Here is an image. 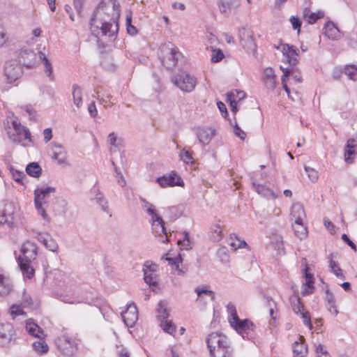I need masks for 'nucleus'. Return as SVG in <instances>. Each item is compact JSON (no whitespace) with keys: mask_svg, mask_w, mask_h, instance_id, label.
<instances>
[{"mask_svg":"<svg viewBox=\"0 0 357 357\" xmlns=\"http://www.w3.org/2000/svg\"><path fill=\"white\" fill-rule=\"evenodd\" d=\"M120 15V6L116 0H102L90 20L91 32L96 36L101 33L109 38L116 37Z\"/></svg>","mask_w":357,"mask_h":357,"instance_id":"obj_1","label":"nucleus"},{"mask_svg":"<svg viewBox=\"0 0 357 357\" xmlns=\"http://www.w3.org/2000/svg\"><path fill=\"white\" fill-rule=\"evenodd\" d=\"M211 357H233V349L227 336L219 333H211L206 338Z\"/></svg>","mask_w":357,"mask_h":357,"instance_id":"obj_2","label":"nucleus"},{"mask_svg":"<svg viewBox=\"0 0 357 357\" xmlns=\"http://www.w3.org/2000/svg\"><path fill=\"white\" fill-rule=\"evenodd\" d=\"M7 133L9 139L15 144H22L24 146L31 142V136L29 130L22 126L17 120H12Z\"/></svg>","mask_w":357,"mask_h":357,"instance_id":"obj_3","label":"nucleus"},{"mask_svg":"<svg viewBox=\"0 0 357 357\" xmlns=\"http://www.w3.org/2000/svg\"><path fill=\"white\" fill-rule=\"evenodd\" d=\"M160 52L161 62L167 69H172L176 66L181 53L172 43H168L162 45Z\"/></svg>","mask_w":357,"mask_h":357,"instance_id":"obj_4","label":"nucleus"},{"mask_svg":"<svg viewBox=\"0 0 357 357\" xmlns=\"http://www.w3.org/2000/svg\"><path fill=\"white\" fill-rule=\"evenodd\" d=\"M55 188L52 187L40 188L34 191V203L38 213L44 220H47V215L45 212V206L50 198V193H54Z\"/></svg>","mask_w":357,"mask_h":357,"instance_id":"obj_5","label":"nucleus"},{"mask_svg":"<svg viewBox=\"0 0 357 357\" xmlns=\"http://www.w3.org/2000/svg\"><path fill=\"white\" fill-rule=\"evenodd\" d=\"M172 82L182 91L190 93L197 84V78L185 71H180L172 79Z\"/></svg>","mask_w":357,"mask_h":357,"instance_id":"obj_6","label":"nucleus"},{"mask_svg":"<svg viewBox=\"0 0 357 357\" xmlns=\"http://www.w3.org/2000/svg\"><path fill=\"white\" fill-rule=\"evenodd\" d=\"M22 74V67L17 61L12 60L6 63L3 69V75L7 83L11 84L15 82Z\"/></svg>","mask_w":357,"mask_h":357,"instance_id":"obj_7","label":"nucleus"},{"mask_svg":"<svg viewBox=\"0 0 357 357\" xmlns=\"http://www.w3.org/2000/svg\"><path fill=\"white\" fill-rule=\"evenodd\" d=\"M58 349L66 356H72L77 351V343L67 335L59 337L55 340Z\"/></svg>","mask_w":357,"mask_h":357,"instance_id":"obj_8","label":"nucleus"},{"mask_svg":"<svg viewBox=\"0 0 357 357\" xmlns=\"http://www.w3.org/2000/svg\"><path fill=\"white\" fill-rule=\"evenodd\" d=\"M239 37L242 46L249 53L253 55L256 53V44L253 38V33L245 28L239 29Z\"/></svg>","mask_w":357,"mask_h":357,"instance_id":"obj_9","label":"nucleus"},{"mask_svg":"<svg viewBox=\"0 0 357 357\" xmlns=\"http://www.w3.org/2000/svg\"><path fill=\"white\" fill-rule=\"evenodd\" d=\"M158 265L151 261H147L144 264V279L149 285H156Z\"/></svg>","mask_w":357,"mask_h":357,"instance_id":"obj_10","label":"nucleus"},{"mask_svg":"<svg viewBox=\"0 0 357 357\" xmlns=\"http://www.w3.org/2000/svg\"><path fill=\"white\" fill-rule=\"evenodd\" d=\"M21 252L22 255L20 256L19 261L31 262L38 255V246L34 243L26 241L22 245Z\"/></svg>","mask_w":357,"mask_h":357,"instance_id":"obj_11","label":"nucleus"},{"mask_svg":"<svg viewBox=\"0 0 357 357\" xmlns=\"http://www.w3.org/2000/svg\"><path fill=\"white\" fill-rule=\"evenodd\" d=\"M156 181L162 188H166L169 186H183L184 182L181 176H179L175 172H172L167 176H162L158 177Z\"/></svg>","mask_w":357,"mask_h":357,"instance_id":"obj_12","label":"nucleus"},{"mask_svg":"<svg viewBox=\"0 0 357 357\" xmlns=\"http://www.w3.org/2000/svg\"><path fill=\"white\" fill-rule=\"evenodd\" d=\"M230 324L243 338L249 339L251 337L250 333L253 331V324L250 320L239 319L238 321Z\"/></svg>","mask_w":357,"mask_h":357,"instance_id":"obj_13","label":"nucleus"},{"mask_svg":"<svg viewBox=\"0 0 357 357\" xmlns=\"http://www.w3.org/2000/svg\"><path fill=\"white\" fill-rule=\"evenodd\" d=\"M291 307L296 314L301 315L303 324L307 326L310 330L312 329L310 313L304 310V307L301 304L300 298H294L291 301Z\"/></svg>","mask_w":357,"mask_h":357,"instance_id":"obj_14","label":"nucleus"},{"mask_svg":"<svg viewBox=\"0 0 357 357\" xmlns=\"http://www.w3.org/2000/svg\"><path fill=\"white\" fill-rule=\"evenodd\" d=\"M122 319L128 327H132L138 319L137 308L134 303L130 304L121 313Z\"/></svg>","mask_w":357,"mask_h":357,"instance_id":"obj_15","label":"nucleus"},{"mask_svg":"<svg viewBox=\"0 0 357 357\" xmlns=\"http://www.w3.org/2000/svg\"><path fill=\"white\" fill-rule=\"evenodd\" d=\"M13 335L14 330L10 324L0 322V345L3 347L8 345Z\"/></svg>","mask_w":357,"mask_h":357,"instance_id":"obj_16","label":"nucleus"},{"mask_svg":"<svg viewBox=\"0 0 357 357\" xmlns=\"http://www.w3.org/2000/svg\"><path fill=\"white\" fill-rule=\"evenodd\" d=\"M282 52L287 61L291 66H295L298 61V50L294 45L281 44Z\"/></svg>","mask_w":357,"mask_h":357,"instance_id":"obj_17","label":"nucleus"},{"mask_svg":"<svg viewBox=\"0 0 357 357\" xmlns=\"http://www.w3.org/2000/svg\"><path fill=\"white\" fill-rule=\"evenodd\" d=\"M215 134V129L210 127L199 128L196 131L197 137L202 146L208 145Z\"/></svg>","mask_w":357,"mask_h":357,"instance_id":"obj_18","label":"nucleus"},{"mask_svg":"<svg viewBox=\"0 0 357 357\" xmlns=\"http://www.w3.org/2000/svg\"><path fill=\"white\" fill-rule=\"evenodd\" d=\"M302 264L305 265L304 271V275L305 278V282L304 283L305 287L303 289L301 294L303 296H306L312 293L314 289V278L313 275L309 273V268L307 265L306 259H302Z\"/></svg>","mask_w":357,"mask_h":357,"instance_id":"obj_19","label":"nucleus"},{"mask_svg":"<svg viewBox=\"0 0 357 357\" xmlns=\"http://www.w3.org/2000/svg\"><path fill=\"white\" fill-rule=\"evenodd\" d=\"M140 200L142 202L143 210L145 211L146 213L151 217V224L158 222H162L163 220L157 213L155 206L147 202L145 199L141 198Z\"/></svg>","mask_w":357,"mask_h":357,"instance_id":"obj_20","label":"nucleus"},{"mask_svg":"<svg viewBox=\"0 0 357 357\" xmlns=\"http://www.w3.org/2000/svg\"><path fill=\"white\" fill-rule=\"evenodd\" d=\"M290 218L294 222L303 221L306 218L303 206L300 203L294 204L291 208Z\"/></svg>","mask_w":357,"mask_h":357,"instance_id":"obj_21","label":"nucleus"},{"mask_svg":"<svg viewBox=\"0 0 357 357\" xmlns=\"http://www.w3.org/2000/svg\"><path fill=\"white\" fill-rule=\"evenodd\" d=\"M263 82L268 89L273 90L276 85V76L271 68H266L263 74Z\"/></svg>","mask_w":357,"mask_h":357,"instance_id":"obj_22","label":"nucleus"},{"mask_svg":"<svg viewBox=\"0 0 357 357\" xmlns=\"http://www.w3.org/2000/svg\"><path fill=\"white\" fill-rule=\"evenodd\" d=\"M324 35L331 40H338L341 38V33L338 28L331 22H328L324 26Z\"/></svg>","mask_w":357,"mask_h":357,"instance_id":"obj_23","label":"nucleus"},{"mask_svg":"<svg viewBox=\"0 0 357 357\" xmlns=\"http://www.w3.org/2000/svg\"><path fill=\"white\" fill-rule=\"evenodd\" d=\"M39 59L41 61L44 66V71L47 75V77L49 78L50 81H54L55 79L54 73H53V66L51 63V61L49 60V59L46 56V55L42 52H39L38 53Z\"/></svg>","mask_w":357,"mask_h":357,"instance_id":"obj_24","label":"nucleus"},{"mask_svg":"<svg viewBox=\"0 0 357 357\" xmlns=\"http://www.w3.org/2000/svg\"><path fill=\"white\" fill-rule=\"evenodd\" d=\"M304 337L301 336L299 341H296L293 345V357H305L307 354V346L303 343Z\"/></svg>","mask_w":357,"mask_h":357,"instance_id":"obj_25","label":"nucleus"},{"mask_svg":"<svg viewBox=\"0 0 357 357\" xmlns=\"http://www.w3.org/2000/svg\"><path fill=\"white\" fill-rule=\"evenodd\" d=\"M26 328L27 332L34 337L43 338L45 336L43 330L31 319L27 320Z\"/></svg>","mask_w":357,"mask_h":357,"instance_id":"obj_26","label":"nucleus"},{"mask_svg":"<svg viewBox=\"0 0 357 357\" xmlns=\"http://www.w3.org/2000/svg\"><path fill=\"white\" fill-rule=\"evenodd\" d=\"M53 158L56 160L59 164H63L66 160V151L57 143H52Z\"/></svg>","mask_w":357,"mask_h":357,"instance_id":"obj_27","label":"nucleus"},{"mask_svg":"<svg viewBox=\"0 0 357 357\" xmlns=\"http://www.w3.org/2000/svg\"><path fill=\"white\" fill-rule=\"evenodd\" d=\"M357 151V147L355 144V140L350 139L347 141L346 150L344 153V160L347 163H352L354 162L353 155H355Z\"/></svg>","mask_w":357,"mask_h":357,"instance_id":"obj_28","label":"nucleus"},{"mask_svg":"<svg viewBox=\"0 0 357 357\" xmlns=\"http://www.w3.org/2000/svg\"><path fill=\"white\" fill-rule=\"evenodd\" d=\"M35 56V53L32 50H21L19 53L20 61L22 62L24 65L31 66L33 64Z\"/></svg>","mask_w":357,"mask_h":357,"instance_id":"obj_29","label":"nucleus"},{"mask_svg":"<svg viewBox=\"0 0 357 357\" xmlns=\"http://www.w3.org/2000/svg\"><path fill=\"white\" fill-rule=\"evenodd\" d=\"M252 185H253L255 190L259 195H261V196H263L264 197L270 198V199H275L278 197V195H276L273 190H271L270 188L266 187L265 185H261V184H257L255 182L252 183Z\"/></svg>","mask_w":357,"mask_h":357,"instance_id":"obj_30","label":"nucleus"},{"mask_svg":"<svg viewBox=\"0 0 357 357\" xmlns=\"http://www.w3.org/2000/svg\"><path fill=\"white\" fill-rule=\"evenodd\" d=\"M292 229L295 235L300 239H303L307 236V227L303 224V221H296L292 225Z\"/></svg>","mask_w":357,"mask_h":357,"instance_id":"obj_31","label":"nucleus"},{"mask_svg":"<svg viewBox=\"0 0 357 357\" xmlns=\"http://www.w3.org/2000/svg\"><path fill=\"white\" fill-rule=\"evenodd\" d=\"M324 16V13L318 12L317 13H312L310 8H305L303 11V17L309 24H314L318 19Z\"/></svg>","mask_w":357,"mask_h":357,"instance_id":"obj_32","label":"nucleus"},{"mask_svg":"<svg viewBox=\"0 0 357 357\" xmlns=\"http://www.w3.org/2000/svg\"><path fill=\"white\" fill-rule=\"evenodd\" d=\"M211 239L214 242L220 241L222 238V230L220 225L218 223L211 226Z\"/></svg>","mask_w":357,"mask_h":357,"instance_id":"obj_33","label":"nucleus"},{"mask_svg":"<svg viewBox=\"0 0 357 357\" xmlns=\"http://www.w3.org/2000/svg\"><path fill=\"white\" fill-rule=\"evenodd\" d=\"M153 232L155 236L165 237V240H167V235L165 227V222H158L152 223Z\"/></svg>","mask_w":357,"mask_h":357,"instance_id":"obj_34","label":"nucleus"},{"mask_svg":"<svg viewBox=\"0 0 357 357\" xmlns=\"http://www.w3.org/2000/svg\"><path fill=\"white\" fill-rule=\"evenodd\" d=\"M12 284L8 278H5L0 273V294L6 295L9 294L12 289Z\"/></svg>","mask_w":357,"mask_h":357,"instance_id":"obj_35","label":"nucleus"},{"mask_svg":"<svg viewBox=\"0 0 357 357\" xmlns=\"http://www.w3.org/2000/svg\"><path fill=\"white\" fill-rule=\"evenodd\" d=\"M30 261H19V265L22 273L29 279L34 274V269L30 266Z\"/></svg>","mask_w":357,"mask_h":357,"instance_id":"obj_36","label":"nucleus"},{"mask_svg":"<svg viewBox=\"0 0 357 357\" xmlns=\"http://www.w3.org/2000/svg\"><path fill=\"white\" fill-rule=\"evenodd\" d=\"M73 98L74 104L77 108L82 104V93L81 88L77 84L73 86Z\"/></svg>","mask_w":357,"mask_h":357,"instance_id":"obj_37","label":"nucleus"},{"mask_svg":"<svg viewBox=\"0 0 357 357\" xmlns=\"http://www.w3.org/2000/svg\"><path fill=\"white\" fill-rule=\"evenodd\" d=\"M41 168L36 162H31L26 166V173L33 177L38 178L41 174Z\"/></svg>","mask_w":357,"mask_h":357,"instance_id":"obj_38","label":"nucleus"},{"mask_svg":"<svg viewBox=\"0 0 357 357\" xmlns=\"http://www.w3.org/2000/svg\"><path fill=\"white\" fill-rule=\"evenodd\" d=\"M33 349L40 354H46L49 350L47 344L43 340V338H39V340L33 343Z\"/></svg>","mask_w":357,"mask_h":357,"instance_id":"obj_39","label":"nucleus"},{"mask_svg":"<svg viewBox=\"0 0 357 357\" xmlns=\"http://www.w3.org/2000/svg\"><path fill=\"white\" fill-rule=\"evenodd\" d=\"M178 244L180 246L181 250H189L192 247V243L190 240L189 234L187 231L183 233V239L178 241Z\"/></svg>","mask_w":357,"mask_h":357,"instance_id":"obj_40","label":"nucleus"},{"mask_svg":"<svg viewBox=\"0 0 357 357\" xmlns=\"http://www.w3.org/2000/svg\"><path fill=\"white\" fill-rule=\"evenodd\" d=\"M227 312L229 314V321L230 324L238 321L239 318L237 314L236 307L232 303H229L227 306Z\"/></svg>","mask_w":357,"mask_h":357,"instance_id":"obj_41","label":"nucleus"},{"mask_svg":"<svg viewBox=\"0 0 357 357\" xmlns=\"http://www.w3.org/2000/svg\"><path fill=\"white\" fill-rule=\"evenodd\" d=\"M157 317L160 322L168 319L169 311L162 303H160L158 305Z\"/></svg>","mask_w":357,"mask_h":357,"instance_id":"obj_42","label":"nucleus"},{"mask_svg":"<svg viewBox=\"0 0 357 357\" xmlns=\"http://www.w3.org/2000/svg\"><path fill=\"white\" fill-rule=\"evenodd\" d=\"M179 157L181 160L185 164L192 165L194 163V159L192 155L191 152L189 151L183 149L179 153Z\"/></svg>","mask_w":357,"mask_h":357,"instance_id":"obj_43","label":"nucleus"},{"mask_svg":"<svg viewBox=\"0 0 357 357\" xmlns=\"http://www.w3.org/2000/svg\"><path fill=\"white\" fill-rule=\"evenodd\" d=\"M330 268L331 271L337 277L341 278L342 280H344V275L342 273V271L337 264V263L335 261H333L332 259H330Z\"/></svg>","mask_w":357,"mask_h":357,"instance_id":"obj_44","label":"nucleus"},{"mask_svg":"<svg viewBox=\"0 0 357 357\" xmlns=\"http://www.w3.org/2000/svg\"><path fill=\"white\" fill-rule=\"evenodd\" d=\"M344 73L350 79L357 80V66L349 65L345 67Z\"/></svg>","mask_w":357,"mask_h":357,"instance_id":"obj_45","label":"nucleus"},{"mask_svg":"<svg viewBox=\"0 0 357 357\" xmlns=\"http://www.w3.org/2000/svg\"><path fill=\"white\" fill-rule=\"evenodd\" d=\"M169 253L165 255V257L162 256V259H165L168 261L169 264L174 265L176 266V269H178L179 267V263L182 261V259L181 255H178L177 257H169Z\"/></svg>","mask_w":357,"mask_h":357,"instance_id":"obj_46","label":"nucleus"},{"mask_svg":"<svg viewBox=\"0 0 357 357\" xmlns=\"http://www.w3.org/2000/svg\"><path fill=\"white\" fill-rule=\"evenodd\" d=\"M326 299L328 304V310L333 314L337 315L338 313V311L336 309V307L335 305V300H334L333 296L331 294L328 293V291H327V295H326Z\"/></svg>","mask_w":357,"mask_h":357,"instance_id":"obj_47","label":"nucleus"},{"mask_svg":"<svg viewBox=\"0 0 357 357\" xmlns=\"http://www.w3.org/2000/svg\"><path fill=\"white\" fill-rule=\"evenodd\" d=\"M95 199L96 202L101 206L102 210L108 213L107 201L105 199L104 195L98 192L95 197Z\"/></svg>","mask_w":357,"mask_h":357,"instance_id":"obj_48","label":"nucleus"},{"mask_svg":"<svg viewBox=\"0 0 357 357\" xmlns=\"http://www.w3.org/2000/svg\"><path fill=\"white\" fill-rule=\"evenodd\" d=\"M160 326L162 328V330L165 332L168 333L169 334H173V333L176 330V327L173 324L172 321H169L168 319L164 321H162L160 322Z\"/></svg>","mask_w":357,"mask_h":357,"instance_id":"obj_49","label":"nucleus"},{"mask_svg":"<svg viewBox=\"0 0 357 357\" xmlns=\"http://www.w3.org/2000/svg\"><path fill=\"white\" fill-rule=\"evenodd\" d=\"M1 225H7L9 227H12L14 225L13 217L11 214L3 213L0 218Z\"/></svg>","mask_w":357,"mask_h":357,"instance_id":"obj_50","label":"nucleus"},{"mask_svg":"<svg viewBox=\"0 0 357 357\" xmlns=\"http://www.w3.org/2000/svg\"><path fill=\"white\" fill-rule=\"evenodd\" d=\"M245 97V93L244 91H237L235 90L234 91H231L227 94V98L228 99H234L236 100L238 99V100H241L243 99Z\"/></svg>","mask_w":357,"mask_h":357,"instance_id":"obj_51","label":"nucleus"},{"mask_svg":"<svg viewBox=\"0 0 357 357\" xmlns=\"http://www.w3.org/2000/svg\"><path fill=\"white\" fill-rule=\"evenodd\" d=\"M112 164L114 166V172L116 173V177L117 179V183L121 187H124L126 185V181L122 174V173L119 171V169L115 166L114 162L112 161Z\"/></svg>","mask_w":357,"mask_h":357,"instance_id":"obj_52","label":"nucleus"},{"mask_svg":"<svg viewBox=\"0 0 357 357\" xmlns=\"http://www.w3.org/2000/svg\"><path fill=\"white\" fill-rule=\"evenodd\" d=\"M305 170L307 173L308 178L312 181L316 182L319 178V173L317 170L309 167H305Z\"/></svg>","mask_w":357,"mask_h":357,"instance_id":"obj_53","label":"nucleus"},{"mask_svg":"<svg viewBox=\"0 0 357 357\" xmlns=\"http://www.w3.org/2000/svg\"><path fill=\"white\" fill-rule=\"evenodd\" d=\"M44 246L52 252H56L58 249V244L51 236Z\"/></svg>","mask_w":357,"mask_h":357,"instance_id":"obj_54","label":"nucleus"},{"mask_svg":"<svg viewBox=\"0 0 357 357\" xmlns=\"http://www.w3.org/2000/svg\"><path fill=\"white\" fill-rule=\"evenodd\" d=\"M218 7L220 11L226 15H228L230 13L231 5L229 2H224L221 1L218 3Z\"/></svg>","mask_w":357,"mask_h":357,"instance_id":"obj_55","label":"nucleus"},{"mask_svg":"<svg viewBox=\"0 0 357 357\" xmlns=\"http://www.w3.org/2000/svg\"><path fill=\"white\" fill-rule=\"evenodd\" d=\"M280 69L282 70L283 75L282 76V87L284 89V91L287 93V94H289V89L288 88L287 84L285 83V78L289 77V70L287 68H284L282 66H280Z\"/></svg>","mask_w":357,"mask_h":357,"instance_id":"obj_56","label":"nucleus"},{"mask_svg":"<svg viewBox=\"0 0 357 357\" xmlns=\"http://www.w3.org/2000/svg\"><path fill=\"white\" fill-rule=\"evenodd\" d=\"M223 57L224 54L220 50H215L213 52L211 60L213 63H217L221 61Z\"/></svg>","mask_w":357,"mask_h":357,"instance_id":"obj_57","label":"nucleus"},{"mask_svg":"<svg viewBox=\"0 0 357 357\" xmlns=\"http://www.w3.org/2000/svg\"><path fill=\"white\" fill-rule=\"evenodd\" d=\"M266 302H267V305L269 307V313H270V316L271 317V318L273 319H275V317L273 316V314H274V307L276 306L275 305V303L274 302V301L270 298V297H267L266 298Z\"/></svg>","mask_w":357,"mask_h":357,"instance_id":"obj_58","label":"nucleus"},{"mask_svg":"<svg viewBox=\"0 0 357 357\" xmlns=\"http://www.w3.org/2000/svg\"><path fill=\"white\" fill-rule=\"evenodd\" d=\"M195 291L197 292L199 297H200L202 294H206V295L211 296L213 300L214 299L215 294L211 290L204 289H201L199 287H197L195 289Z\"/></svg>","mask_w":357,"mask_h":357,"instance_id":"obj_59","label":"nucleus"},{"mask_svg":"<svg viewBox=\"0 0 357 357\" xmlns=\"http://www.w3.org/2000/svg\"><path fill=\"white\" fill-rule=\"evenodd\" d=\"M317 357H330L323 345L319 344L316 348Z\"/></svg>","mask_w":357,"mask_h":357,"instance_id":"obj_60","label":"nucleus"},{"mask_svg":"<svg viewBox=\"0 0 357 357\" xmlns=\"http://www.w3.org/2000/svg\"><path fill=\"white\" fill-rule=\"evenodd\" d=\"M290 22H291V24L292 25L293 29H297L298 30V33H300L301 26V22L299 18L297 17L292 16L290 18Z\"/></svg>","mask_w":357,"mask_h":357,"instance_id":"obj_61","label":"nucleus"},{"mask_svg":"<svg viewBox=\"0 0 357 357\" xmlns=\"http://www.w3.org/2000/svg\"><path fill=\"white\" fill-rule=\"evenodd\" d=\"M234 132L236 137H239L241 139H244L246 137L245 132L241 129V128L238 126L237 123H235L234 126Z\"/></svg>","mask_w":357,"mask_h":357,"instance_id":"obj_62","label":"nucleus"},{"mask_svg":"<svg viewBox=\"0 0 357 357\" xmlns=\"http://www.w3.org/2000/svg\"><path fill=\"white\" fill-rule=\"evenodd\" d=\"M8 40V37L4 29L0 26V47L4 45Z\"/></svg>","mask_w":357,"mask_h":357,"instance_id":"obj_63","label":"nucleus"},{"mask_svg":"<svg viewBox=\"0 0 357 357\" xmlns=\"http://www.w3.org/2000/svg\"><path fill=\"white\" fill-rule=\"evenodd\" d=\"M73 6H74L77 14L79 16H82V11L83 6H84V1L83 0H74Z\"/></svg>","mask_w":357,"mask_h":357,"instance_id":"obj_64","label":"nucleus"}]
</instances>
